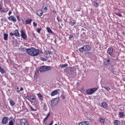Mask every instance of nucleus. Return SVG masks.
I'll return each instance as SVG.
<instances>
[{
    "mask_svg": "<svg viewBox=\"0 0 125 125\" xmlns=\"http://www.w3.org/2000/svg\"><path fill=\"white\" fill-rule=\"evenodd\" d=\"M26 52L29 55L33 56V57H35V56H38V55L40 54V50L33 47L31 48L26 49Z\"/></svg>",
    "mask_w": 125,
    "mask_h": 125,
    "instance_id": "1",
    "label": "nucleus"
},
{
    "mask_svg": "<svg viewBox=\"0 0 125 125\" xmlns=\"http://www.w3.org/2000/svg\"><path fill=\"white\" fill-rule=\"evenodd\" d=\"M80 52H88L91 50V47L88 45H85L79 49Z\"/></svg>",
    "mask_w": 125,
    "mask_h": 125,
    "instance_id": "2",
    "label": "nucleus"
},
{
    "mask_svg": "<svg viewBox=\"0 0 125 125\" xmlns=\"http://www.w3.org/2000/svg\"><path fill=\"white\" fill-rule=\"evenodd\" d=\"M51 70V66H42L40 68V71L41 73H44V72H46L47 71H50Z\"/></svg>",
    "mask_w": 125,
    "mask_h": 125,
    "instance_id": "3",
    "label": "nucleus"
},
{
    "mask_svg": "<svg viewBox=\"0 0 125 125\" xmlns=\"http://www.w3.org/2000/svg\"><path fill=\"white\" fill-rule=\"evenodd\" d=\"M98 89V88H92L90 89H86L85 91V93L87 95H91V94H93L95 91H96Z\"/></svg>",
    "mask_w": 125,
    "mask_h": 125,
    "instance_id": "4",
    "label": "nucleus"
},
{
    "mask_svg": "<svg viewBox=\"0 0 125 125\" xmlns=\"http://www.w3.org/2000/svg\"><path fill=\"white\" fill-rule=\"evenodd\" d=\"M26 98L29 101H30L31 103H33L34 102H36V97L34 96H27Z\"/></svg>",
    "mask_w": 125,
    "mask_h": 125,
    "instance_id": "5",
    "label": "nucleus"
},
{
    "mask_svg": "<svg viewBox=\"0 0 125 125\" xmlns=\"http://www.w3.org/2000/svg\"><path fill=\"white\" fill-rule=\"evenodd\" d=\"M104 66H108L111 64V61L110 60V58H106L104 59Z\"/></svg>",
    "mask_w": 125,
    "mask_h": 125,
    "instance_id": "6",
    "label": "nucleus"
},
{
    "mask_svg": "<svg viewBox=\"0 0 125 125\" xmlns=\"http://www.w3.org/2000/svg\"><path fill=\"white\" fill-rule=\"evenodd\" d=\"M21 38L23 39V40H25V41H26V40L27 39V36L23 29L21 30Z\"/></svg>",
    "mask_w": 125,
    "mask_h": 125,
    "instance_id": "7",
    "label": "nucleus"
},
{
    "mask_svg": "<svg viewBox=\"0 0 125 125\" xmlns=\"http://www.w3.org/2000/svg\"><path fill=\"white\" fill-rule=\"evenodd\" d=\"M114 52V48L112 47H110L107 50V53L109 54L110 56H113V53Z\"/></svg>",
    "mask_w": 125,
    "mask_h": 125,
    "instance_id": "8",
    "label": "nucleus"
},
{
    "mask_svg": "<svg viewBox=\"0 0 125 125\" xmlns=\"http://www.w3.org/2000/svg\"><path fill=\"white\" fill-rule=\"evenodd\" d=\"M21 125H30L26 119H22L20 121Z\"/></svg>",
    "mask_w": 125,
    "mask_h": 125,
    "instance_id": "9",
    "label": "nucleus"
},
{
    "mask_svg": "<svg viewBox=\"0 0 125 125\" xmlns=\"http://www.w3.org/2000/svg\"><path fill=\"white\" fill-rule=\"evenodd\" d=\"M58 102H59V98H55L51 101V104L53 106H55L58 104Z\"/></svg>",
    "mask_w": 125,
    "mask_h": 125,
    "instance_id": "10",
    "label": "nucleus"
},
{
    "mask_svg": "<svg viewBox=\"0 0 125 125\" xmlns=\"http://www.w3.org/2000/svg\"><path fill=\"white\" fill-rule=\"evenodd\" d=\"M59 92H60V89H58L56 90H54L51 93V96H55V95H57V94H59Z\"/></svg>",
    "mask_w": 125,
    "mask_h": 125,
    "instance_id": "11",
    "label": "nucleus"
},
{
    "mask_svg": "<svg viewBox=\"0 0 125 125\" xmlns=\"http://www.w3.org/2000/svg\"><path fill=\"white\" fill-rule=\"evenodd\" d=\"M6 9V11L4 10V9L2 8V4L0 3V12L1 13H2V12H3V13H6V12H8V11H9L8 8H7Z\"/></svg>",
    "mask_w": 125,
    "mask_h": 125,
    "instance_id": "12",
    "label": "nucleus"
},
{
    "mask_svg": "<svg viewBox=\"0 0 125 125\" xmlns=\"http://www.w3.org/2000/svg\"><path fill=\"white\" fill-rule=\"evenodd\" d=\"M8 19L9 21H11L12 22H17L16 18H15L14 16H10V17H8Z\"/></svg>",
    "mask_w": 125,
    "mask_h": 125,
    "instance_id": "13",
    "label": "nucleus"
},
{
    "mask_svg": "<svg viewBox=\"0 0 125 125\" xmlns=\"http://www.w3.org/2000/svg\"><path fill=\"white\" fill-rule=\"evenodd\" d=\"M8 123V117H4L3 118L1 121L2 125H6Z\"/></svg>",
    "mask_w": 125,
    "mask_h": 125,
    "instance_id": "14",
    "label": "nucleus"
},
{
    "mask_svg": "<svg viewBox=\"0 0 125 125\" xmlns=\"http://www.w3.org/2000/svg\"><path fill=\"white\" fill-rule=\"evenodd\" d=\"M36 14L41 17V16H42V14H43V12L42 11V10H38L37 11H36Z\"/></svg>",
    "mask_w": 125,
    "mask_h": 125,
    "instance_id": "15",
    "label": "nucleus"
},
{
    "mask_svg": "<svg viewBox=\"0 0 125 125\" xmlns=\"http://www.w3.org/2000/svg\"><path fill=\"white\" fill-rule=\"evenodd\" d=\"M118 117L121 119H124L125 117V112L124 111L119 112Z\"/></svg>",
    "mask_w": 125,
    "mask_h": 125,
    "instance_id": "16",
    "label": "nucleus"
},
{
    "mask_svg": "<svg viewBox=\"0 0 125 125\" xmlns=\"http://www.w3.org/2000/svg\"><path fill=\"white\" fill-rule=\"evenodd\" d=\"M33 20L30 19L25 20V25H30L32 23Z\"/></svg>",
    "mask_w": 125,
    "mask_h": 125,
    "instance_id": "17",
    "label": "nucleus"
},
{
    "mask_svg": "<svg viewBox=\"0 0 125 125\" xmlns=\"http://www.w3.org/2000/svg\"><path fill=\"white\" fill-rule=\"evenodd\" d=\"M89 125V121L81 122L79 123V125Z\"/></svg>",
    "mask_w": 125,
    "mask_h": 125,
    "instance_id": "18",
    "label": "nucleus"
},
{
    "mask_svg": "<svg viewBox=\"0 0 125 125\" xmlns=\"http://www.w3.org/2000/svg\"><path fill=\"white\" fill-rule=\"evenodd\" d=\"M14 35L15 37H20V33H19V31H18L17 29H16L14 31Z\"/></svg>",
    "mask_w": 125,
    "mask_h": 125,
    "instance_id": "19",
    "label": "nucleus"
},
{
    "mask_svg": "<svg viewBox=\"0 0 125 125\" xmlns=\"http://www.w3.org/2000/svg\"><path fill=\"white\" fill-rule=\"evenodd\" d=\"M102 106L103 108H104V109H107V108H108V104L105 102H103L102 103Z\"/></svg>",
    "mask_w": 125,
    "mask_h": 125,
    "instance_id": "20",
    "label": "nucleus"
},
{
    "mask_svg": "<svg viewBox=\"0 0 125 125\" xmlns=\"http://www.w3.org/2000/svg\"><path fill=\"white\" fill-rule=\"evenodd\" d=\"M42 10L43 12H44L45 13H46L47 12V5L46 6H43V8L42 9Z\"/></svg>",
    "mask_w": 125,
    "mask_h": 125,
    "instance_id": "21",
    "label": "nucleus"
},
{
    "mask_svg": "<svg viewBox=\"0 0 125 125\" xmlns=\"http://www.w3.org/2000/svg\"><path fill=\"white\" fill-rule=\"evenodd\" d=\"M113 124H114V125H121L120 121H119L118 120H114Z\"/></svg>",
    "mask_w": 125,
    "mask_h": 125,
    "instance_id": "22",
    "label": "nucleus"
},
{
    "mask_svg": "<svg viewBox=\"0 0 125 125\" xmlns=\"http://www.w3.org/2000/svg\"><path fill=\"white\" fill-rule=\"evenodd\" d=\"M46 30L48 33L52 34V35H53V32L52 31V30H51V29H50V27H46Z\"/></svg>",
    "mask_w": 125,
    "mask_h": 125,
    "instance_id": "23",
    "label": "nucleus"
},
{
    "mask_svg": "<svg viewBox=\"0 0 125 125\" xmlns=\"http://www.w3.org/2000/svg\"><path fill=\"white\" fill-rule=\"evenodd\" d=\"M37 96L40 100H43V96H42L41 93L37 94Z\"/></svg>",
    "mask_w": 125,
    "mask_h": 125,
    "instance_id": "24",
    "label": "nucleus"
},
{
    "mask_svg": "<svg viewBox=\"0 0 125 125\" xmlns=\"http://www.w3.org/2000/svg\"><path fill=\"white\" fill-rule=\"evenodd\" d=\"M93 5L95 7H98L99 6V3H97L96 1H94L93 2Z\"/></svg>",
    "mask_w": 125,
    "mask_h": 125,
    "instance_id": "25",
    "label": "nucleus"
},
{
    "mask_svg": "<svg viewBox=\"0 0 125 125\" xmlns=\"http://www.w3.org/2000/svg\"><path fill=\"white\" fill-rule=\"evenodd\" d=\"M4 41H7L8 39V34L6 33H4Z\"/></svg>",
    "mask_w": 125,
    "mask_h": 125,
    "instance_id": "26",
    "label": "nucleus"
},
{
    "mask_svg": "<svg viewBox=\"0 0 125 125\" xmlns=\"http://www.w3.org/2000/svg\"><path fill=\"white\" fill-rule=\"evenodd\" d=\"M114 14L117 16H119V17H123V15L119 12H114Z\"/></svg>",
    "mask_w": 125,
    "mask_h": 125,
    "instance_id": "27",
    "label": "nucleus"
},
{
    "mask_svg": "<svg viewBox=\"0 0 125 125\" xmlns=\"http://www.w3.org/2000/svg\"><path fill=\"white\" fill-rule=\"evenodd\" d=\"M67 66L68 64L67 63L60 65V67H61V68H66V67H67Z\"/></svg>",
    "mask_w": 125,
    "mask_h": 125,
    "instance_id": "28",
    "label": "nucleus"
},
{
    "mask_svg": "<svg viewBox=\"0 0 125 125\" xmlns=\"http://www.w3.org/2000/svg\"><path fill=\"white\" fill-rule=\"evenodd\" d=\"M69 24L71 25V27H73V26H75V25H76V22L75 21H69Z\"/></svg>",
    "mask_w": 125,
    "mask_h": 125,
    "instance_id": "29",
    "label": "nucleus"
},
{
    "mask_svg": "<svg viewBox=\"0 0 125 125\" xmlns=\"http://www.w3.org/2000/svg\"><path fill=\"white\" fill-rule=\"evenodd\" d=\"M9 103L11 106H14L15 105V103L13 100H10Z\"/></svg>",
    "mask_w": 125,
    "mask_h": 125,
    "instance_id": "30",
    "label": "nucleus"
},
{
    "mask_svg": "<svg viewBox=\"0 0 125 125\" xmlns=\"http://www.w3.org/2000/svg\"><path fill=\"white\" fill-rule=\"evenodd\" d=\"M99 121H100V123H101V124H102V123L104 124V123H105V119H103L101 117H100L99 118Z\"/></svg>",
    "mask_w": 125,
    "mask_h": 125,
    "instance_id": "31",
    "label": "nucleus"
},
{
    "mask_svg": "<svg viewBox=\"0 0 125 125\" xmlns=\"http://www.w3.org/2000/svg\"><path fill=\"white\" fill-rule=\"evenodd\" d=\"M0 72L1 74H4L5 73V71H4V69L1 67V66H0Z\"/></svg>",
    "mask_w": 125,
    "mask_h": 125,
    "instance_id": "32",
    "label": "nucleus"
},
{
    "mask_svg": "<svg viewBox=\"0 0 125 125\" xmlns=\"http://www.w3.org/2000/svg\"><path fill=\"white\" fill-rule=\"evenodd\" d=\"M104 89H106V90H107V91H110V90H111V87L109 86H104Z\"/></svg>",
    "mask_w": 125,
    "mask_h": 125,
    "instance_id": "33",
    "label": "nucleus"
},
{
    "mask_svg": "<svg viewBox=\"0 0 125 125\" xmlns=\"http://www.w3.org/2000/svg\"><path fill=\"white\" fill-rule=\"evenodd\" d=\"M48 59V58L47 57H45V58H41V60L42 61H46Z\"/></svg>",
    "mask_w": 125,
    "mask_h": 125,
    "instance_id": "34",
    "label": "nucleus"
},
{
    "mask_svg": "<svg viewBox=\"0 0 125 125\" xmlns=\"http://www.w3.org/2000/svg\"><path fill=\"white\" fill-rule=\"evenodd\" d=\"M42 30V28H38L37 29V32L38 34H40L41 33V31Z\"/></svg>",
    "mask_w": 125,
    "mask_h": 125,
    "instance_id": "35",
    "label": "nucleus"
},
{
    "mask_svg": "<svg viewBox=\"0 0 125 125\" xmlns=\"http://www.w3.org/2000/svg\"><path fill=\"white\" fill-rule=\"evenodd\" d=\"M17 19L18 21H19V22H20V21H21V20L20 19V17H19V16H17Z\"/></svg>",
    "mask_w": 125,
    "mask_h": 125,
    "instance_id": "36",
    "label": "nucleus"
},
{
    "mask_svg": "<svg viewBox=\"0 0 125 125\" xmlns=\"http://www.w3.org/2000/svg\"><path fill=\"white\" fill-rule=\"evenodd\" d=\"M0 21H1V22H6V19H1Z\"/></svg>",
    "mask_w": 125,
    "mask_h": 125,
    "instance_id": "37",
    "label": "nucleus"
},
{
    "mask_svg": "<svg viewBox=\"0 0 125 125\" xmlns=\"http://www.w3.org/2000/svg\"><path fill=\"white\" fill-rule=\"evenodd\" d=\"M47 119H48V117L46 116V117L43 120V121L44 122V123H45V122L47 121Z\"/></svg>",
    "mask_w": 125,
    "mask_h": 125,
    "instance_id": "38",
    "label": "nucleus"
},
{
    "mask_svg": "<svg viewBox=\"0 0 125 125\" xmlns=\"http://www.w3.org/2000/svg\"><path fill=\"white\" fill-rule=\"evenodd\" d=\"M33 26L34 27H37V26H38V23H37L36 22H33Z\"/></svg>",
    "mask_w": 125,
    "mask_h": 125,
    "instance_id": "39",
    "label": "nucleus"
},
{
    "mask_svg": "<svg viewBox=\"0 0 125 125\" xmlns=\"http://www.w3.org/2000/svg\"><path fill=\"white\" fill-rule=\"evenodd\" d=\"M73 38H74V36L72 35H70L69 37V39L70 40H71V39H73Z\"/></svg>",
    "mask_w": 125,
    "mask_h": 125,
    "instance_id": "40",
    "label": "nucleus"
},
{
    "mask_svg": "<svg viewBox=\"0 0 125 125\" xmlns=\"http://www.w3.org/2000/svg\"><path fill=\"white\" fill-rule=\"evenodd\" d=\"M34 79H36V80H37V79H38V75L37 74H35L34 76Z\"/></svg>",
    "mask_w": 125,
    "mask_h": 125,
    "instance_id": "41",
    "label": "nucleus"
},
{
    "mask_svg": "<svg viewBox=\"0 0 125 125\" xmlns=\"http://www.w3.org/2000/svg\"><path fill=\"white\" fill-rule=\"evenodd\" d=\"M10 36H11V37H13V36H15V34H14V33L11 32V33H10Z\"/></svg>",
    "mask_w": 125,
    "mask_h": 125,
    "instance_id": "42",
    "label": "nucleus"
},
{
    "mask_svg": "<svg viewBox=\"0 0 125 125\" xmlns=\"http://www.w3.org/2000/svg\"><path fill=\"white\" fill-rule=\"evenodd\" d=\"M46 117H47V118H49V117H50V113H47Z\"/></svg>",
    "mask_w": 125,
    "mask_h": 125,
    "instance_id": "43",
    "label": "nucleus"
},
{
    "mask_svg": "<svg viewBox=\"0 0 125 125\" xmlns=\"http://www.w3.org/2000/svg\"><path fill=\"white\" fill-rule=\"evenodd\" d=\"M12 14V12H11V11H10L8 13V16H10V15H11Z\"/></svg>",
    "mask_w": 125,
    "mask_h": 125,
    "instance_id": "44",
    "label": "nucleus"
},
{
    "mask_svg": "<svg viewBox=\"0 0 125 125\" xmlns=\"http://www.w3.org/2000/svg\"><path fill=\"white\" fill-rule=\"evenodd\" d=\"M30 109L31 111H34V108H33V107L32 106H30Z\"/></svg>",
    "mask_w": 125,
    "mask_h": 125,
    "instance_id": "45",
    "label": "nucleus"
},
{
    "mask_svg": "<svg viewBox=\"0 0 125 125\" xmlns=\"http://www.w3.org/2000/svg\"><path fill=\"white\" fill-rule=\"evenodd\" d=\"M23 90H24V88H23V87L21 88V89H20V91H22Z\"/></svg>",
    "mask_w": 125,
    "mask_h": 125,
    "instance_id": "46",
    "label": "nucleus"
},
{
    "mask_svg": "<svg viewBox=\"0 0 125 125\" xmlns=\"http://www.w3.org/2000/svg\"><path fill=\"white\" fill-rule=\"evenodd\" d=\"M49 54H52L53 52L51 51H48Z\"/></svg>",
    "mask_w": 125,
    "mask_h": 125,
    "instance_id": "47",
    "label": "nucleus"
},
{
    "mask_svg": "<svg viewBox=\"0 0 125 125\" xmlns=\"http://www.w3.org/2000/svg\"><path fill=\"white\" fill-rule=\"evenodd\" d=\"M81 10H82V8H79V9L77 10V11H81Z\"/></svg>",
    "mask_w": 125,
    "mask_h": 125,
    "instance_id": "48",
    "label": "nucleus"
},
{
    "mask_svg": "<svg viewBox=\"0 0 125 125\" xmlns=\"http://www.w3.org/2000/svg\"><path fill=\"white\" fill-rule=\"evenodd\" d=\"M17 92L18 93H19V92H20V90H17Z\"/></svg>",
    "mask_w": 125,
    "mask_h": 125,
    "instance_id": "49",
    "label": "nucleus"
},
{
    "mask_svg": "<svg viewBox=\"0 0 125 125\" xmlns=\"http://www.w3.org/2000/svg\"><path fill=\"white\" fill-rule=\"evenodd\" d=\"M123 34L125 36V31L123 32Z\"/></svg>",
    "mask_w": 125,
    "mask_h": 125,
    "instance_id": "50",
    "label": "nucleus"
},
{
    "mask_svg": "<svg viewBox=\"0 0 125 125\" xmlns=\"http://www.w3.org/2000/svg\"><path fill=\"white\" fill-rule=\"evenodd\" d=\"M21 20L22 21V23H24V20H23V19H22Z\"/></svg>",
    "mask_w": 125,
    "mask_h": 125,
    "instance_id": "51",
    "label": "nucleus"
},
{
    "mask_svg": "<svg viewBox=\"0 0 125 125\" xmlns=\"http://www.w3.org/2000/svg\"><path fill=\"white\" fill-rule=\"evenodd\" d=\"M57 19L58 22H59V19L58 18H57Z\"/></svg>",
    "mask_w": 125,
    "mask_h": 125,
    "instance_id": "52",
    "label": "nucleus"
},
{
    "mask_svg": "<svg viewBox=\"0 0 125 125\" xmlns=\"http://www.w3.org/2000/svg\"><path fill=\"white\" fill-rule=\"evenodd\" d=\"M17 89H19V87H17Z\"/></svg>",
    "mask_w": 125,
    "mask_h": 125,
    "instance_id": "53",
    "label": "nucleus"
},
{
    "mask_svg": "<svg viewBox=\"0 0 125 125\" xmlns=\"http://www.w3.org/2000/svg\"><path fill=\"white\" fill-rule=\"evenodd\" d=\"M124 125H125V121H124Z\"/></svg>",
    "mask_w": 125,
    "mask_h": 125,
    "instance_id": "54",
    "label": "nucleus"
},
{
    "mask_svg": "<svg viewBox=\"0 0 125 125\" xmlns=\"http://www.w3.org/2000/svg\"><path fill=\"white\" fill-rule=\"evenodd\" d=\"M69 71H70V72H71V71H72V70H69Z\"/></svg>",
    "mask_w": 125,
    "mask_h": 125,
    "instance_id": "55",
    "label": "nucleus"
},
{
    "mask_svg": "<svg viewBox=\"0 0 125 125\" xmlns=\"http://www.w3.org/2000/svg\"><path fill=\"white\" fill-rule=\"evenodd\" d=\"M63 99H65V98H64V97H63Z\"/></svg>",
    "mask_w": 125,
    "mask_h": 125,
    "instance_id": "56",
    "label": "nucleus"
},
{
    "mask_svg": "<svg viewBox=\"0 0 125 125\" xmlns=\"http://www.w3.org/2000/svg\"><path fill=\"white\" fill-rule=\"evenodd\" d=\"M87 1H88V0H87Z\"/></svg>",
    "mask_w": 125,
    "mask_h": 125,
    "instance_id": "57",
    "label": "nucleus"
}]
</instances>
